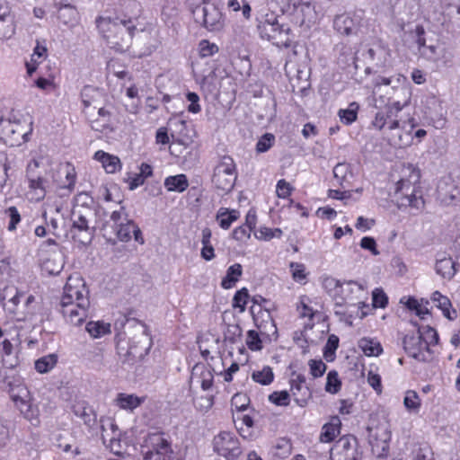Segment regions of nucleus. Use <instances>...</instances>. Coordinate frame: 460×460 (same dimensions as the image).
<instances>
[{"instance_id": "1", "label": "nucleus", "mask_w": 460, "mask_h": 460, "mask_svg": "<svg viewBox=\"0 0 460 460\" xmlns=\"http://www.w3.org/2000/svg\"><path fill=\"white\" fill-rule=\"evenodd\" d=\"M99 32L118 50L124 51L129 47L136 30L131 19H119L100 16L96 19Z\"/></svg>"}, {"instance_id": "2", "label": "nucleus", "mask_w": 460, "mask_h": 460, "mask_svg": "<svg viewBox=\"0 0 460 460\" xmlns=\"http://www.w3.org/2000/svg\"><path fill=\"white\" fill-rule=\"evenodd\" d=\"M409 36L416 45L419 56L428 61L437 62L440 59L445 64L452 59V55L447 51L438 39L430 37L423 26L415 25L408 31Z\"/></svg>"}, {"instance_id": "3", "label": "nucleus", "mask_w": 460, "mask_h": 460, "mask_svg": "<svg viewBox=\"0 0 460 460\" xmlns=\"http://www.w3.org/2000/svg\"><path fill=\"white\" fill-rule=\"evenodd\" d=\"M0 140L11 146H21L29 139L32 132V121L19 113H11L2 124Z\"/></svg>"}, {"instance_id": "4", "label": "nucleus", "mask_w": 460, "mask_h": 460, "mask_svg": "<svg viewBox=\"0 0 460 460\" xmlns=\"http://www.w3.org/2000/svg\"><path fill=\"white\" fill-rule=\"evenodd\" d=\"M257 29L261 39L271 41L277 47H289L291 43V30L288 24L280 22L273 13H266L258 22Z\"/></svg>"}, {"instance_id": "5", "label": "nucleus", "mask_w": 460, "mask_h": 460, "mask_svg": "<svg viewBox=\"0 0 460 460\" xmlns=\"http://www.w3.org/2000/svg\"><path fill=\"white\" fill-rule=\"evenodd\" d=\"M49 160L43 156L33 158L26 168V179L29 189L36 194V199H43L49 188L47 180Z\"/></svg>"}, {"instance_id": "6", "label": "nucleus", "mask_w": 460, "mask_h": 460, "mask_svg": "<svg viewBox=\"0 0 460 460\" xmlns=\"http://www.w3.org/2000/svg\"><path fill=\"white\" fill-rule=\"evenodd\" d=\"M83 299L86 302V310L90 305L88 289L84 279L79 276H70L64 287V292L60 299V308H81Z\"/></svg>"}, {"instance_id": "7", "label": "nucleus", "mask_w": 460, "mask_h": 460, "mask_svg": "<svg viewBox=\"0 0 460 460\" xmlns=\"http://www.w3.org/2000/svg\"><path fill=\"white\" fill-rule=\"evenodd\" d=\"M143 448L144 460H178L171 443L163 433L148 434L145 438Z\"/></svg>"}, {"instance_id": "8", "label": "nucleus", "mask_w": 460, "mask_h": 460, "mask_svg": "<svg viewBox=\"0 0 460 460\" xmlns=\"http://www.w3.org/2000/svg\"><path fill=\"white\" fill-rule=\"evenodd\" d=\"M410 171V178H402L396 183L395 193L398 195V201L402 206H409L414 208H420L424 205V201L420 196L416 194L415 184L419 181L420 172L412 166L408 167Z\"/></svg>"}, {"instance_id": "9", "label": "nucleus", "mask_w": 460, "mask_h": 460, "mask_svg": "<svg viewBox=\"0 0 460 460\" xmlns=\"http://www.w3.org/2000/svg\"><path fill=\"white\" fill-rule=\"evenodd\" d=\"M279 5L283 13H288L293 17V20L304 25L311 23L316 17L313 0H272Z\"/></svg>"}, {"instance_id": "10", "label": "nucleus", "mask_w": 460, "mask_h": 460, "mask_svg": "<svg viewBox=\"0 0 460 460\" xmlns=\"http://www.w3.org/2000/svg\"><path fill=\"white\" fill-rule=\"evenodd\" d=\"M93 212L89 208L77 207L73 211V225L66 235L82 244L89 243L94 233V227L89 226Z\"/></svg>"}, {"instance_id": "11", "label": "nucleus", "mask_w": 460, "mask_h": 460, "mask_svg": "<svg viewBox=\"0 0 460 460\" xmlns=\"http://www.w3.org/2000/svg\"><path fill=\"white\" fill-rule=\"evenodd\" d=\"M237 173L235 164L230 156H223L216 165L212 176L214 186L220 190L228 192L235 183Z\"/></svg>"}, {"instance_id": "12", "label": "nucleus", "mask_w": 460, "mask_h": 460, "mask_svg": "<svg viewBox=\"0 0 460 460\" xmlns=\"http://www.w3.org/2000/svg\"><path fill=\"white\" fill-rule=\"evenodd\" d=\"M405 105H407V102L402 104L400 102H394L391 105H386L376 113L371 122L372 127L377 130H389L391 132L399 129L401 123L403 121L398 114Z\"/></svg>"}, {"instance_id": "13", "label": "nucleus", "mask_w": 460, "mask_h": 460, "mask_svg": "<svg viewBox=\"0 0 460 460\" xmlns=\"http://www.w3.org/2000/svg\"><path fill=\"white\" fill-rule=\"evenodd\" d=\"M194 19L206 30L211 32H217L225 27V18L220 9L216 4L203 5L193 11Z\"/></svg>"}, {"instance_id": "14", "label": "nucleus", "mask_w": 460, "mask_h": 460, "mask_svg": "<svg viewBox=\"0 0 460 460\" xmlns=\"http://www.w3.org/2000/svg\"><path fill=\"white\" fill-rule=\"evenodd\" d=\"M214 450L227 460L238 458L243 450L237 437L231 432L223 431L213 439Z\"/></svg>"}, {"instance_id": "15", "label": "nucleus", "mask_w": 460, "mask_h": 460, "mask_svg": "<svg viewBox=\"0 0 460 460\" xmlns=\"http://www.w3.org/2000/svg\"><path fill=\"white\" fill-rule=\"evenodd\" d=\"M403 349L411 358L419 361H427L429 358L428 354V345L422 339L420 329L409 332L402 339Z\"/></svg>"}, {"instance_id": "16", "label": "nucleus", "mask_w": 460, "mask_h": 460, "mask_svg": "<svg viewBox=\"0 0 460 460\" xmlns=\"http://www.w3.org/2000/svg\"><path fill=\"white\" fill-rule=\"evenodd\" d=\"M151 347V341L147 330L143 325L135 329V334L129 341L128 354L137 360H142Z\"/></svg>"}, {"instance_id": "17", "label": "nucleus", "mask_w": 460, "mask_h": 460, "mask_svg": "<svg viewBox=\"0 0 460 460\" xmlns=\"http://www.w3.org/2000/svg\"><path fill=\"white\" fill-rule=\"evenodd\" d=\"M354 437H342L331 450L332 460H358L359 453Z\"/></svg>"}, {"instance_id": "18", "label": "nucleus", "mask_w": 460, "mask_h": 460, "mask_svg": "<svg viewBox=\"0 0 460 460\" xmlns=\"http://www.w3.org/2000/svg\"><path fill=\"white\" fill-rule=\"evenodd\" d=\"M366 61L369 62L376 68H382L386 66L390 58V49L381 41L371 44L363 53Z\"/></svg>"}, {"instance_id": "19", "label": "nucleus", "mask_w": 460, "mask_h": 460, "mask_svg": "<svg viewBox=\"0 0 460 460\" xmlns=\"http://www.w3.org/2000/svg\"><path fill=\"white\" fill-rule=\"evenodd\" d=\"M290 392L295 402L300 407H305L311 398V391L305 385V377L300 374H293L290 380Z\"/></svg>"}, {"instance_id": "20", "label": "nucleus", "mask_w": 460, "mask_h": 460, "mask_svg": "<svg viewBox=\"0 0 460 460\" xmlns=\"http://www.w3.org/2000/svg\"><path fill=\"white\" fill-rule=\"evenodd\" d=\"M364 288L361 284L355 281H343L341 282L337 293L339 296H334V301L337 305H343L348 302H353L358 297V294L362 293Z\"/></svg>"}, {"instance_id": "21", "label": "nucleus", "mask_w": 460, "mask_h": 460, "mask_svg": "<svg viewBox=\"0 0 460 460\" xmlns=\"http://www.w3.org/2000/svg\"><path fill=\"white\" fill-rule=\"evenodd\" d=\"M414 128L413 119H410L408 122H402L400 128L395 129L397 132L391 135L390 143L401 148L411 146L413 140L411 132Z\"/></svg>"}, {"instance_id": "22", "label": "nucleus", "mask_w": 460, "mask_h": 460, "mask_svg": "<svg viewBox=\"0 0 460 460\" xmlns=\"http://www.w3.org/2000/svg\"><path fill=\"white\" fill-rule=\"evenodd\" d=\"M253 319L262 335L270 340L278 338L277 326L268 310L261 311L258 315H254Z\"/></svg>"}, {"instance_id": "23", "label": "nucleus", "mask_w": 460, "mask_h": 460, "mask_svg": "<svg viewBox=\"0 0 460 460\" xmlns=\"http://www.w3.org/2000/svg\"><path fill=\"white\" fill-rule=\"evenodd\" d=\"M120 436L117 425L111 419L102 420V439L103 444L109 443L111 450L115 454L119 451L114 448V446L119 445V438Z\"/></svg>"}, {"instance_id": "24", "label": "nucleus", "mask_w": 460, "mask_h": 460, "mask_svg": "<svg viewBox=\"0 0 460 460\" xmlns=\"http://www.w3.org/2000/svg\"><path fill=\"white\" fill-rule=\"evenodd\" d=\"M16 29L14 16L10 6H4L0 13V40L11 39Z\"/></svg>"}, {"instance_id": "25", "label": "nucleus", "mask_w": 460, "mask_h": 460, "mask_svg": "<svg viewBox=\"0 0 460 460\" xmlns=\"http://www.w3.org/2000/svg\"><path fill=\"white\" fill-rule=\"evenodd\" d=\"M58 20L66 27L72 29L79 24L80 14L72 4H60L58 10Z\"/></svg>"}, {"instance_id": "26", "label": "nucleus", "mask_w": 460, "mask_h": 460, "mask_svg": "<svg viewBox=\"0 0 460 460\" xmlns=\"http://www.w3.org/2000/svg\"><path fill=\"white\" fill-rule=\"evenodd\" d=\"M86 302L83 299L81 308L70 309L69 307L60 308V312L66 322L73 325H80L87 317Z\"/></svg>"}, {"instance_id": "27", "label": "nucleus", "mask_w": 460, "mask_h": 460, "mask_svg": "<svg viewBox=\"0 0 460 460\" xmlns=\"http://www.w3.org/2000/svg\"><path fill=\"white\" fill-rule=\"evenodd\" d=\"M431 301L442 311L446 318L449 320L456 318V311L455 309L450 311L452 304L447 296L442 295L439 291H435L431 296Z\"/></svg>"}, {"instance_id": "28", "label": "nucleus", "mask_w": 460, "mask_h": 460, "mask_svg": "<svg viewBox=\"0 0 460 460\" xmlns=\"http://www.w3.org/2000/svg\"><path fill=\"white\" fill-rule=\"evenodd\" d=\"M192 377L199 379L203 390H208L212 386L214 375L210 367L196 365L192 369Z\"/></svg>"}, {"instance_id": "29", "label": "nucleus", "mask_w": 460, "mask_h": 460, "mask_svg": "<svg viewBox=\"0 0 460 460\" xmlns=\"http://www.w3.org/2000/svg\"><path fill=\"white\" fill-rule=\"evenodd\" d=\"M334 29L341 34L350 35L356 31V23L349 14L337 15L333 21Z\"/></svg>"}, {"instance_id": "30", "label": "nucleus", "mask_w": 460, "mask_h": 460, "mask_svg": "<svg viewBox=\"0 0 460 460\" xmlns=\"http://www.w3.org/2000/svg\"><path fill=\"white\" fill-rule=\"evenodd\" d=\"M144 402L143 397H138L135 394H128L120 393L115 399L116 405L127 411H133L137 408Z\"/></svg>"}, {"instance_id": "31", "label": "nucleus", "mask_w": 460, "mask_h": 460, "mask_svg": "<svg viewBox=\"0 0 460 460\" xmlns=\"http://www.w3.org/2000/svg\"><path fill=\"white\" fill-rule=\"evenodd\" d=\"M358 348L367 357H377L383 352L382 345L377 340L367 337L358 341Z\"/></svg>"}, {"instance_id": "32", "label": "nucleus", "mask_w": 460, "mask_h": 460, "mask_svg": "<svg viewBox=\"0 0 460 460\" xmlns=\"http://www.w3.org/2000/svg\"><path fill=\"white\" fill-rule=\"evenodd\" d=\"M94 158L100 161L108 173L115 172L120 167V161L117 156H113L103 151H97Z\"/></svg>"}, {"instance_id": "33", "label": "nucleus", "mask_w": 460, "mask_h": 460, "mask_svg": "<svg viewBox=\"0 0 460 460\" xmlns=\"http://www.w3.org/2000/svg\"><path fill=\"white\" fill-rule=\"evenodd\" d=\"M455 261L451 258H442L437 261L436 272L444 279H451L456 274Z\"/></svg>"}, {"instance_id": "34", "label": "nucleus", "mask_w": 460, "mask_h": 460, "mask_svg": "<svg viewBox=\"0 0 460 460\" xmlns=\"http://www.w3.org/2000/svg\"><path fill=\"white\" fill-rule=\"evenodd\" d=\"M406 81V78L402 75H396L395 76H376L374 78V85L375 87H379L381 85H390L393 84L394 89L400 88L404 93H408L407 89L401 87Z\"/></svg>"}, {"instance_id": "35", "label": "nucleus", "mask_w": 460, "mask_h": 460, "mask_svg": "<svg viewBox=\"0 0 460 460\" xmlns=\"http://www.w3.org/2000/svg\"><path fill=\"white\" fill-rule=\"evenodd\" d=\"M164 186L168 191H184L188 186L189 181L184 174H178L174 176H169L164 180Z\"/></svg>"}, {"instance_id": "36", "label": "nucleus", "mask_w": 460, "mask_h": 460, "mask_svg": "<svg viewBox=\"0 0 460 460\" xmlns=\"http://www.w3.org/2000/svg\"><path fill=\"white\" fill-rule=\"evenodd\" d=\"M60 172L65 174L66 181L60 183H58L57 186L60 189H66L71 192L75 185L76 173L75 170L69 164H66L65 166L60 168Z\"/></svg>"}, {"instance_id": "37", "label": "nucleus", "mask_w": 460, "mask_h": 460, "mask_svg": "<svg viewBox=\"0 0 460 460\" xmlns=\"http://www.w3.org/2000/svg\"><path fill=\"white\" fill-rule=\"evenodd\" d=\"M243 273L242 265L235 263L227 269L226 277L222 279L221 286L226 288H231L238 280Z\"/></svg>"}, {"instance_id": "38", "label": "nucleus", "mask_w": 460, "mask_h": 460, "mask_svg": "<svg viewBox=\"0 0 460 460\" xmlns=\"http://www.w3.org/2000/svg\"><path fill=\"white\" fill-rule=\"evenodd\" d=\"M340 420L335 418L332 422L323 425L320 435V441L328 443L332 441L340 432Z\"/></svg>"}, {"instance_id": "39", "label": "nucleus", "mask_w": 460, "mask_h": 460, "mask_svg": "<svg viewBox=\"0 0 460 460\" xmlns=\"http://www.w3.org/2000/svg\"><path fill=\"white\" fill-rule=\"evenodd\" d=\"M57 362L58 356L56 354H49L35 361V368L40 374L48 373L57 365Z\"/></svg>"}, {"instance_id": "40", "label": "nucleus", "mask_w": 460, "mask_h": 460, "mask_svg": "<svg viewBox=\"0 0 460 460\" xmlns=\"http://www.w3.org/2000/svg\"><path fill=\"white\" fill-rule=\"evenodd\" d=\"M359 109V105L358 102L349 103L347 109H341L339 111V117L341 122L346 125H349L353 123L358 118V111Z\"/></svg>"}, {"instance_id": "41", "label": "nucleus", "mask_w": 460, "mask_h": 460, "mask_svg": "<svg viewBox=\"0 0 460 460\" xmlns=\"http://www.w3.org/2000/svg\"><path fill=\"white\" fill-rule=\"evenodd\" d=\"M252 379L262 385H268L272 383L274 374L270 367H263L261 370H255L252 374Z\"/></svg>"}, {"instance_id": "42", "label": "nucleus", "mask_w": 460, "mask_h": 460, "mask_svg": "<svg viewBox=\"0 0 460 460\" xmlns=\"http://www.w3.org/2000/svg\"><path fill=\"white\" fill-rule=\"evenodd\" d=\"M238 217L239 213L236 210L228 211L227 209L220 208L217 212V219L223 229H228Z\"/></svg>"}, {"instance_id": "43", "label": "nucleus", "mask_w": 460, "mask_h": 460, "mask_svg": "<svg viewBox=\"0 0 460 460\" xmlns=\"http://www.w3.org/2000/svg\"><path fill=\"white\" fill-rule=\"evenodd\" d=\"M86 331L92 337L99 338L111 332V325L103 322H90L86 324Z\"/></svg>"}, {"instance_id": "44", "label": "nucleus", "mask_w": 460, "mask_h": 460, "mask_svg": "<svg viewBox=\"0 0 460 460\" xmlns=\"http://www.w3.org/2000/svg\"><path fill=\"white\" fill-rule=\"evenodd\" d=\"M135 225V222L129 218L123 224L114 228L118 239L121 242H128L131 239V234Z\"/></svg>"}, {"instance_id": "45", "label": "nucleus", "mask_w": 460, "mask_h": 460, "mask_svg": "<svg viewBox=\"0 0 460 460\" xmlns=\"http://www.w3.org/2000/svg\"><path fill=\"white\" fill-rule=\"evenodd\" d=\"M396 4L400 9L403 6V10H399V13L408 16L409 19L415 16L419 10L418 0H396Z\"/></svg>"}, {"instance_id": "46", "label": "nucleus", "mask_w": 460, "mask_h": 460, "mask_svg": "<svg viewBox=\"0 0 460 460\" xmlns=\"http://www.w3.org/2000/svg\"><path fill=\"white\" fill-rule=\"evenodd\" d=\"M74 413L78 416L85 425L92 426L95 421V415L90 408H86L82 404L75 405L73 408Z\"/></svg>"}, {"instance_id": "47", "label": "nucleus", "mask_w": 460, "mask_h": 460, "mask_svg": "<svg viewBox=\"0 0 460 460\" xmlns=\"http://www.w3.org/2000/svg\"><path fill=\"white\" fill-rule=\"evenodd\" d=\"M403 404L409 411H418L420 407V399L415 391L409 390L406 392Z\"/></svg>"}, {"instance_id": "48", "label": "nucleus", "mask_w": 460, "mask_h": 460, "mask_svg": "<svg viewBox=\"0 0 460 460\" xmlns=\"http://www.w3.org/2000/svg\"><path fill=\"white\" fill-rule=\"evenodd\" d=\"M99 93L92 86H84L81 92L82 102L85 109L90 108L96 102V97Z\"/></svg>"}, {"instance_id": "49", "label": "nucleus", "mask_w": 460, "mask_h": 460, "mask_svg": "<svg viewBox=\"0 0 460 460\" xmlns=\"http://www.w3.org/2000/svg\"><path fill=\"white\" fill-rule=\"evenodd\" d=\"M325 390L331 394H336L341 389V383L336 371H330L327 374Z\"/></svg>"}, {"instance_id": "50", "label": "nucleus", "mask_w": 460, "mask_h": 460, "mask_svg": "<svg viewBox=\"0 0 460 460\" xmlns=\"http://www.w3.org/2000/svg\"><path fill=\"white\" fill-rule=\"evenodd\" d=\"M341 282V280L336 279L332 277H324L323 279V288L334 299V296H339L337 290Z\"/></svg>"}, {"instance_id": "51", "label": "nucleus", "mask_w": 460, "mask_h": 460, "mask_svg": "<svg viewBox=\"0 0 460 460\" xmlns=\"http://www.w3.org/2000/svg\"><path fill=\"white\" fill-rule=\"evenodd\" d=\"M269 400L278 406H288L290 402V394L287 391L273 392L270 394Z\"/></svg>"}, {"instance_id": "52", "label": "nucleus", "mask_w": 460, "mask_h": 460, "mask_svg": "<svg viewBox=\"0 0 460 460\" xmlns=\"http://www.w3.org/2000/svg\"><path fill=\"white\" fill-rule=\"evenodd\" d=\"M274 141L275 137L273 134H264L256 144V151L258 153L267 152L273 146Z\"/></svg>"}, {"instance_id": "53", "label": "nucleus", "mask_w": 460, "mask_h": 460, "mask_svg": "<svg viewBox=\"0 0 460 460\" xmlns=\"http://www.w3.org/2000/svg\"><path fill=\"white\" fill-rule=\"evenodd\" d=\"M110 218L113 224V228H116L117 226L129 219L126 208L122 206L119 207V209L112 211Z\"/></svg>"}, {"instance_id": "54", "label": "nucleus", "mask_w": 460, "mask_h": 460, "mask_svg": "<svg viewBox=\"0 0 460 460\" xmlns=\"http://www.w3.org/2000/svg\"><path fill=\"white\" fill-rule=\"evenodd\" d=\"M249 294L246 288H242L237 291L233 298V306L239 307L241 312L245 310V305L248 302Z\"/></svg>"}, {"instance_id": "55", "label": "nucleus", "mask_w": 460, "mask_h": 460, "mask_svg": "<svg viewBox=\"0 0 460 460\" xmlns=\"http://www.w3.org/2000/svg\"><path fill=\"white\" fill-rule=\"evenodd\" d=\"M4 214L9 218L8 230L13 231L16 229V226L21 221V216L15 207H9L5 209Z\"/></svg>"}, {"instance_id": "56", "label": "nucleus", "mask_w": 460, "mask_h": 460, "mask_svg": "<svg viewBox=\"0 0 460 460\" xmlns=\"http://www.w3.org/2000/svg\"><path fill=\"white\" fill-rule=\"evenodd\" d=\"M372 300L374 307L385 308L388 303V297L381 288H376L372 292Z\"/></svg>"}, {"instance_id": "57", "label": "nucleus", "mask_w": 460, "mask_h": 460, "mask_svg": "<svg viewBox=\"0 0 460 460\" xmlns=\"http://www.w3.org/2000/svg\"><path fill=\"white\" fill-rule=\"evenodd\" d=\"M421 332H422L423 341H425L427 342L428 354L429 355L430 354L429 346L438 343V335L435 329L429 327V326L423 328V331H421Z\"/></svg>"}, {"instance_id": "58", "label": "nucleus", "mask_w": 460, "mask_h": 460, "mask_svg": "<svg viewBox=\"0 0 460 460\" xmlns=\"http://www.w3.org/2000/svg\"><path fill=\"white\" fill-rule=\"evenodd\" d=\"M218 51V47L215 43H210L207 40L199 42V54L201 57H209Z\"/></svg>"}, {"instance_id": "59", "label": "nucleus", "mask_w": 460, "mask_h": 460, "mask_svg": "<svg viewBox=\"0 0 460 460\" xmlns=\"http://www.w3.org/2000/svg\"><path fill=\"white\" fill-rule=\"evenodd\" d=\"M247 346L252 350H259L261 349V341L256 331L251 330L247 333Z\"/></svg>"}, {"instance_id": "60", "label": "nucleus", "mask_w": 460, "mask_h": 460, "mask_svg": "<svg viewBox=\"0 0 460 460\" xmlns=\"http://www.w3.org/2000/svg\"><path fill=\"white\" fill-rule=\"evenodd\" d=\"M309 367H310V373L314 377L322 376L326 370V365L321 359L320 360L311 359L309 361Z\"/></svg>"}, {"instance_id": "61", "label": "nucleus", "mask_w": 460, "mask_h": 460, "mask_svg": "<svg viewBox=\"0 0 460 460\" xmlns=\"http://www.w3.org/2000/svg\"><path fill=\"white\" fill-rule=\"evenodd\" d=\"M349 172V164L342 163L338 164L333 168V175L339 184L342 185L343 181L346 180L347 174Z\"/></svg>"}, {"instance_id": "62", "label": "nucleus", "mask_w": 460, "mask_h": 460, "mask_svg": "<svg viewBox=\"0 0 460 460\" xmlns=\"http://www.w3.org/2000/svg\"><path fill=\"white\" fill-rule=\"evenodd\" d=\"M289 266L294 280L302 281L306 278V274L305 272V268L304 264L298 262H291Z\"/></svg>"}, {"instance_id": "63", "label": "nucleus", "mask_w": 460, "mask_h": 460, "mask_svg": "<svg viewBox=\"0 0 460 460\" xmlns=\"http://www.w3.org/2000/svg\"><path fill=\"white\" fill-rule=\"evenodd\" d=\"M186 98L190 102L188 106V111L191 113H199L201 111V107L199 103V96L196 93L190 92L186 94Z\"/></svg>"}, {"instance_id": "64", "label": "nucleus", "mask_w": 460, "mask_h": 460, "mask_svg": "<svg viewBox=\"0 0 460 460\" xmlns=\"http://www.w3.org/2000/svg\"><path fill=\"white\" fill-rule=\"evenodd\" d=\"M252 230L249 227L241 226L234 229L232 235L237 241H245L250 238Z\"/></svg>"}]
</instances>
